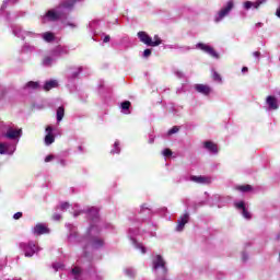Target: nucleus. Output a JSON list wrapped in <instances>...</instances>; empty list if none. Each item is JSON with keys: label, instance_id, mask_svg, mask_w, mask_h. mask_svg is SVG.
Segmentation results:
<instances>
[{"label": "nucleus", "instance_id": "1", "mask_svg": "<svg viewBox=\"0 0 280 280\" xmlns=\"http://www.w3.org/2000/svg\"><path fill=\"white\" fill-rule=\"evenodd\" d=\"M67 229L69 230L68 240L71 243L78 242L80 246L83 248V255L86 257V248H89V245L94 248H102L104 246V238L100 237V225L93 224L90 226L88 231L86 237H80L78 236V231L75 230V226L72 224H66Z\"/></svg>", "mask_w": 280, "mask_h": 280}, {"label": "nucleus", "instance_id": "2", "mask_svg": "<svg viewBox=\"0 0 280 280\" xmlns=\"http://www.w3.org/2000/svg\"><path fill=\"white\" fill-rule=\"evenodd\" d=\"M12 32L14 36L22 40H25V36H30L31 38H38V36H40L45 43H52V40H56V35L52 32L36 34L32 31H23L20 25L12 26Z\"/></svg>", "mask_w": 280, "mask_h": 280}, {"label": "nucleus", "instance_id": "3", "mask_svg": "<svg viewBox=\"0 0 280 280\" xmlns=\"http://www.w3.org/2000/svg\"><path fill=\"white\" fill-rule=\"evenodd\" d=\"M235 8V1L229 0L224 3V5L215 13L214 15V23H222L231 12H233V9Z\"/></svg>", "mask_w": 280, "mask_h": 280}, {"label": "nucleus", "instance_id": "4", "mask_svg": "<svg viewBox=\"0 0 280 280\" xmlns=\"http://www.w3.org/2000/svg\"><path fill=\"white\" fill-rule=\"evenodd\" d=\"M152 270L155 275H160L161 277H165V275H167V267L165 266V259H163V256L155 255L153 257Z\"/></svg>", "mask_w": 280, "mask_h": 280}, {"label": "nucleus", "instance_id": "5", "mask_svg": "<svg viewBox=\"0 0 280 280\" xmlns=\"http://www.w3.org/2000/svg\"><path fill=\"white\" fill-rule=\"evenodd\" d=\"M137 233H139V230L133 225L129 229L128 237L131 241L135 248H137V250H140L142 255H145V253H148V249L145 248V246H143V244L137 241Z\"/></svg>", "mask_w": 280, "mask_h": 280}, {"label": "nucleus", "instance_id": "6", "mask_svg": "<svg viewBox=\"0 0 280 280\" xmlns=\"http://www.w3.org/2000/svg\"><path fill=\"white\" fill-rule=\"evenodd\" d=\"M20 248L23 250L25 257H34L36 253L40 252V247L34 241H30L28 243H21Z\"/></svg>", "mask_w": 280, "mask_h": 280}, {"label": "nucleus", "instance_id": "7", "mask_svg": "<svg viewBox=\"0 0 280 280\" xmlns=\"http://www.w3.org/2000/svg\"><path fill=\"white\" fill-rule=\"evenodd\" d=\"M4 130H5L4 137L7 139H12V140L18 139V141H19V138L23 137V129L16 127L14 125H5Z\"/></svg>", "mask_w": 280, "mask_h": 280}, {"label": "nucleus", "instance_id": "8", "mask_svg": "<svg viewBox=\"0 0 280 280\" xmlns=\"http://www.w3.org/2000/svg\"><path fill=\"white\" fill-rule=\"evenodd\" d=\"M57 209H59V211H67L68 209H72L74 218H78V215H82V213H84L86 211V210H80V205L73 203L71 206V205H69V202H61L57 207Z\"/></svg>", "mask_w": 280, "mask_h": 280}, {"label": "nucleus", "instance_id": "9", "mask_svg": "<svg viewBox=\"0 0 280 280\" xmlns=\"http://www.w3.org/2000/svg\"><path fill=\"white\" fill-rule=\"evenodd\" d=\"M138 38L140 39V43H143L148 47H159V42H152V37L143 31L138 32Z\"/></svg>", "mask_w": 280, "mask_h": 280}, {"label": "nucleus", "instance_id": "10", "mask_svg": "<svg viewBox=\"0 0 280 280\" xmlns=\"http://www.w3.org/2000/svg\"><path fill=\"white\" fill-rule=\"evenodd\" d=\"M196 49H200L201 51H205V54H208L212 58H220V55L211 47L209 44L198 43L196 45Z\"/></svg>", "mask_w": 280, "mask_h": 280}, {"label": "nucleus", "instance_id": "11", "mask_svg": "<svg viewBox=\"0 0 280 280\" xmlns=\"http://www.w3.org/2000/svg\"><path fill=\"white\" fill-rule=\"evenodd\" d=\"M13 152H16V143H0V154H12Z\"/></svg>", "mask_w": 280, "mask_h": 280}, {"label": "nucleus", "instance_id": "12", "mask_svg": "<svg viewBox=\"0 0 280 280\" xmlns=\"http://www.w3.org/2000/svg\"><path fill=\"white\" fill-rule=\"evenodd\" d=\"M268 0H256L255 2L253 1H245L243 2V8L245 10H259L264 3H266Z\"/></svg>", "mask_w": 280, "mask_h": 280}, {"label": "nucleus", "instance_id": "13", "mask_svg": "<svg viewBox=\"0 0 280 280\" xmlns=\"http://www.w3.org/2000/svg\"><path fill=\"white\" fill-rule=\"evenodd\" d=\"M56 131V129L51 126H47L46 127V136L44 139L45 145H51V143H54V141H56V136H54V132Z\"/></svg>", "mask_w": 280, "mask_h": 280}, {"label": "nucleus", "instance_id": "14", "mask_svg": "<svg viewBox=\"0 0 280 280\" xmlns=\"http://www.w3.org/2000/svg\"><path fill=\"white\" fill-rule=\"evenodd\" d=\"M235 208L241 211L243 218H245V220H250L252 215L248 211V208H246V203H244V201H236L234 203Z\"/></svg>", "mask_w": 280, "mask_h": 280}, {"label": "nucleus", "instance_id": "15", "mask_svg": "<svg viewBox=\"0 0 280 280\" xmlns=\"http://www.w3.org/2000/svg\"><path fill=\"white\" fill-rule=\"evenodd\" d=\"M266 106L269 110H277L279 108V102L273 95H269L266 98Z\"/></svg>", "mask_w": 280, "mask_h": 280}, {"label": "nucleus", "instance_id": "16", "mask_svg": "<svg viewBox=\"0 0 280 280\" xmlns=\"http://www.w3.org/2000/svg\"><path fill=\"white\" fill-rule=\"evenodd\" d=\"M33 233H34V235H45V234L49 233V228L45 223H37L33 228Z\"/></svg>", "mask_w": 280, "mask_h": 280}, {"label": "nucleus", "instance_id": "17", "mask_svg": "<svg viewBox=\"0 0 280 280\" xmlns=\"http://www.w3.org/2000/svg\"><path fill=\"white\" fill-rule=\"evenodd\" d=\"M190 180L192 183H197V185H210L211 183V177H207V176H196V175H192L190 176Z\"/></svg>", "mask_w": 280, "mask_h": 280}, {"label": "nucleus", "instance_id": "18", "mask_svg": "<svg viewBox=\"0 0 280 280\" xmlns=\"http://www.w3.org/2000/svg\"><path fill=\"white\" fill-rule=\"evenodd\" d=\"M195 91H197V93H200L201 95H211V86L207 85V84H195L194 85Z\"/></svg>", "mask_w": 280, "mask_h": 280}, {"label": "nucleus", "instance_id": "19", "mask_svg": "<svg viewBox=\"0 0 280 280\" xmlns=\"http://www.w3.org/2000/svg\"><path fill=\"white\" fill-rule=\"evenodd\" d=\"M52 56L56 58L60 56H67L69 54V47L67 46H57L55 49L51 50Z\"/></svg>", "mask_w": 280, "mask_h": 280}, {"label": "nucleus", "instance_id": "20", "mask_svg": "<svg viewBox=\"0 0 280 280\" xmlns=\"http://www.w3.org/2000/svg\"><path fill=\"white\" fill-rule=\"evenodd\" d=\"M71 276L75 280H84L86 277V273H84V271H82V269L80 267H74L71 270Z\"/></svg>", "mask_w": 280, "mask_h": 280}, {"label": "nucleus", "instance_id": "21", "mask_svg": "<svg viewBox=\"0 0 280 280\" xmlns=\"http://www.w3.org/2000/svg\"><path fill=\"white\" fill-rule=\"evenodd\" d=\"M187 222H189V213H185L184 215H182L178 219L176 231H178V232L183 231V229H185V224H187Z\"/></svg>", "mask_w": 280, "mask_h": 280}, {"label": "nucleus", "instance_id": "22", "mask_svg": "<svg viewBox=\"0 0 280 280\" xmlns=\"http://www.w3.org/2000/svg\"><path fill=\"white\" fill-rule=\"evenodd\" d=\"M203 148L210 154H218V144H215L213 141H206V142H203Z\"/></svg>", "mask_w": 280, "mask_h": 280}, {"label": "nucleus", "instance_id": "23", "mask_svg": "<svg viewBox=\"0 0 280 280\" xmlns=\"http://www.w3.org/2000/svg\"><path fill=\"white\" fill-rule=\"evenodd\" d=\"M82 73V67H71L68 70V78L73 80V78H78Z\"/></svg>", "mask_w": 280, "mask_h": 280}, {"label": "nucleus", "instance_id": "24", "mask_svg": "<svg viewBox=\"0 0 280 280\" xmlns=\"http://www.w3.org/2000/svg\"><path fill=\"white\" fill-rule=\"evenodd\" d=\"M88 218L92 219V222H97V218L100 215V210L97 208L92 207L86 210Z\"/></svg>", "mask_w": 280, "mask_h": 280}, {"label": "nucleus", "instance_id": "25", "mask_svg": "<svg viewBox=\"0 0 280 280\" xmlns=\"http://www.w3.org/2000/svg\"><path fill=\"white\" fill-rule=\"evenodd\" d=\"M54 62H56V56H54L51 52H50V56H46L43 59L44 67H51Z\"/></svg>", "mask_w": 280, "mask_h": 280}, {"label": "nucleus", "instance_id": "26", "mask_svg": "<svg viewBox=\"0 0 280 280\" xmlns=\"http://www.w3.org/2000/svg\"><path fill=\"white\" fill-rule=\"evenodd\" d=\"M58 86V81L57 80H49L46 81L44 84V91H51V89H57Z\"/></svg>", "mask_w": 280, "mask_h": 280}, {"label": "nucleus", "instance_id": "27", "mask_svg": "<svg viewBox=\"0 0 280 280\" xmlns=\"http://www.w3.org/2000/svg\"><path fill=\"white\" fill-rule=\"evenodd\" d=\"M120 108L124 115H130V101L122 102Z\"/></svg>", "mask_w": 280, "mask_h": 280}, {"label": "nucleus", "instance_id": "28", "mask_svg": "<svg viewBox=\"0 0 280 280\" xmlns=\"http://www.w3.org/2000/svg\"><path fill=\"white\" fill-rule=\"evenodd\" d=\"M65 118V107H58L57 109V121L60 124V121Z\"/></svg>", "mask_w": 280, "mask_h": 280}, {"label": "nucleus", "instance_id": "29", "mask_svg": "<svg viewBox=\"0 0 280 280\" xmlns=\"http://www.w3.org/2000/svg\"><path fill=\"white\" fill-rule=\"evenodd\" d=\"M212 79L214 82H218V84H222V75H220L215 70H212Z\"/></svg>", "mask_w": 280, "mask_h": 280}, {"label": "nucleus", "instance_id": "30", "mask_svg": "<svg viewBox=\"0 0 280 280\" xmlns=\"http://www.w3.org/2000/svg\"><path fill=\"white\" fill-rule=\"evenodd\" d=\"M119 152H121V149L119 148V140H116L110 153L112 154H119Z\"/></svg>", "mask_w": 280, "mask_h": 280}, {"label": "nucleus", "instance_id": "31", "mask_svg": "<svg viewBox=\"0 0 280 280\" xmlns=\"http://www.w3.org/2000/svg\"><path fill=\"white\" fill-rule=\"evenodd\" d=\"M35 47L30 45V44H25L23 47H22V51H24V54H27V51H34Z\"/></svg>", "mask_w": 280, "mask_h": 280}, {"label": "nucleus", "instance_id": "32", "mask_svg": "<svg viewBox=\"0 0 280 280\" xmlns=\"http://www.w3.org/2000/svg\"><path fill=\"white\" fill-rule=\"evenodd\" d=\"M236 189L238 191L246 192V191H250V189H253V187H250V185H245V186H238V187H236Z\"/></svg>", "mask_w": 280, "mask_h": 280}, {"label": "nucleus", "instance_id": "33", "mask_svg": "<svg viewBox=\"0 0 280 280\" xmlns=\"http://www.w3.org/2000/svg\"><path fill=\"white\" fill-rule=\"evenodd\" d=\"M26 89H38V82L30 81L26 83Z\"/></svg>", "mask_w": 280, "mask_h": 280}, {"label": "nucleus", "instance_id": "34", "mask_svg": "<svg viewBox=\"0 0 280 280\" xmlns=\"http://www.w3.org/2000/svg\"><path fill=\"white\" fill-rule=\"evenodd\" d=\"M125 273L127 275V277H133L135 276V269L132 268H127L125 270Z\"/></svg>", "mask_w": 280, "mask_h": 280}, {"label": "nucleus", "instance_id": "35", "mask_svg": "<svg viewBox=\"0 0 280 280\" xmlns=\"http://www.w3.org/2000/svg\"><path fill=\"white\" fill-rule=\"evenodd\" d=\"M152 56V49L148 48L143 51V58H150Z\"/></svg>", "mask_w": 280, "mask_h": 280}, {"label": "nucleus", "instance_id": "36", "mask_svg": "<svg viewBox=\"0 0 280 280\" xmlns=\"http://www.w3.org/2000/svg\"><path fill=\"white\" fill-rule=\"evenodd\" d=\"M56 159V156L55 155H47L46 158H45V163H51V161H54Z\"/></svg>", "mask_w": 280, "mask_h": 280}, {"label": "nucleus", "instance_id": "37", "mask_svg": "<svg viewBox=\"0 0 280 280\" xmlns=\"http://www.w3.org/2000/svg\"><path fill=\"white\" fill-rule=\"evenodd\" d=\"M95 25H97V21H93L89 24L91 32H95Z\"/></svg>", "mask_w": 280, "mask_h": 280}, {"label": "nucleus", "instance_id": "38", "mask_svg": "<svg viewBox=\"0 0 280 280\" xmlns=\"http://www.w3.org/2000/svg\"><path fill=\"white\" fill-rule=\"evenodd\" d=\"M142 215H150V209H142L140 212V218H142Z\"/></svg>", "mask_w": 280, "mask_h": 280}, {"label": "nucleus", "instance_id": "39", "mask_svg": "<svg viewBox=\"0 0 280 280\" xmlns=\"http://www.w3.org/2000/svg\"><path fill=\"white\" fill-rule=\"evenodd\" d=\"M21 218H23V212H16V213L13 215V219H14V220H21Z\"/></svg>", "mask_w": 280, "mask_h": 280}, {"label": "nucleus", "instance_id": "40", "mask_svg": "<svg viewBox=\"0 0 280 280\" xmlns=\"http://www.w3.org/2000/svg\"><path fill=\"white\" fill-rule=\"evenodd\" d=\"M176 132H178V127H173L168 130V135H176Z\"/></svg>", "mask_w": 280, "mask_h": 280}, {"label": "nucleus", "instance_id": "41", "mask_svg": "<svg viewBox=\"0 0 280 280\" xmlns=\"http://www.w3.org/2000/svg\"><path fill=\"white\" fill-rule=\"evenodd\" d=\"M8 3H16V0H5L2 4V9L5 8V5H8Z\"/></svg>", "mask_w": 280, "mask_h": 280}, {"label": "nucleus", "instance_id": "42", "mask_svg": "<svg viewBox=\"0 0 280 280\" xmlns=\"http://www.w3.org/2000/svg\"><path fill=\"white\" fill-rule=\"evenodd\" d=\"M163 155H164V156H171V155H172V150L165 149V150L163 151Z\"/></svg>", "mask_w": 280, "mask_h": 280}, {"label": "nucleus", "instance_id": "43", "mask_svg": "<svg viewBox=\"0 0 280 280\" xmlns=\"http://www.w3.org/2000/svg\"><path fill=\"white\" fill-rule=\"evenodd\" d=\"M52 268H54L55 270H60V268H62V264H60V262L54 264V265H52Z\"/></svg>", "mask_w": 280, "mask_h": 280}, {"label": "nucleus", "instance_id": "44", "mask_svg": "<svg viewBox=\"0 0 280 280\" xmlns=\"http://www.w3.org/2000/svg\"><path fill=\"white\" fill-rule=\"evenodd\" d=\"M58 163H59V165H61L62 167H65V166L67 165V160L60 159V160L58 161Z\"/></svg>", "mask_w": 280, "mask_h": 280}, {"label": "nucleus", "instance_id": "45", "mask_svg": "<svg viewBox=\"0 0 280 280\" xmlns=\"http://www.w3.org/2000/svg\"><path fill=\"white\" fill-rule=\"evenodd\" d=\"M62 217L59 213H55L52 215V220H55L56 222H58V220H60Z\"/></svg>", "mask_w": 280, "mask_h": 280}, {"label": "nucleus", "instance_id": "46", "mask_svg": "<svg viewBox=\"0 0 280 280\" xmlns=\"http://www.w3.org/2000/svg\"><path fill=\"white\" fill-rule=\"evenodd\" d=\"M103 43H110V35H105L103 38Z\"/></svg>", "mask_w": 280, "mask_h": 280}, {"label": "nucleus", "instance_id": "47", "mask_svg": "<svg viewBox=\"0 0 280 280\" xmlns=\"http://www.w3.org/2000/svg\"><path fill=\"white\" fill-rule=\"evenodd\" d=\"M152 43H159V45H161V38L159 37V35L154 36V39L152 40Z\"/></svg>", "mask_w": 280, "mask_h": 280}, {"label": "nucleus", "instance_id": "48", "mask_svg": "<svg viewBox=\"0 0 280 280\" xmlns=\"http://www.w3.org/2000/svg\"><path fill=\"white\" fill-rule=\"evenodd\" d=\"M180 49H182L183 51H189V50H191V49H194V48H191V47H189V46H184V47H180Z\"/></svg>", "mask_w": 280, "mask_h": 280}, {"label": "nucleus", "instance_id": "49", "mask_svg": "<svg viewBox=\"0 0 280 280\" xmlns=\"http://www.w3.org/2000/svg\"><path fill=\"white\" fill-rule=\"evenodd\" d=\"M253 56H254V58H259V57L261 56V52H259V51H254V52H253Z\"/></svg>", "mask_w": 280, "mask_h": 280}, {"label": "nucleus", "instance_id": "50", "mask_svg": "<svg viewBox=\"0 0 280 280\" xmlns=\"http://www.w3.org/2000/svg\"><path fill=\"white\" fill-rule=\"evenodd\" d=\"M175 75L177 77V78H183V72H180V71H175Z\"/></svg>", "mask_w": 280, "mask_h": 280}, {"label": "nucleus", "instance_id": "51", "mask_svg": "<svg viewBox=\"0 0 280 280\" xmlns=\"http://www.w3.org/2000/svg\"><path fill=\"white\" fill-rule=\"evenodd\" d=\"M255 27H264V23L258 22V23L255 24Z\"/></svg>", "mask_w": 280, "mask_h": 280}, {"label": "nucleus", "instance_id": "52", "mask_svg": "<svg viewBox=\"0 0 280 280\" xmlns=\"http://www.w3.org/2000/svg\"><path fill=\"white\" fill-rule=\"evenodd\" d=\"M213 198L214 200H221L222 197H220V195H214Z\"/></svg>", "mask_w": 280, "mask_h": 280}, {"label": "nucleus", "instance_id": "53", "mask_svg": "<svg viewBox=\"0 0 280 280\" xmlns=\"http://www.w3.org/2000/svg\"><path fill=\"white\" fill-rule=\"evenodd\" d=\"M69 27H78L74 23H68Z\"/></svg>", "mask_w": 280, "mask_h": 280}, {"label": "nucleus", "instance_id": "54", "mask_svg": "<svg viewBox=\"0 0 280 280\" xmlns=\"http://www.w3.org/2000/svg\"><path fill=\"white\" fill-rule=\"evenodd\" d=\"M246 71H248V68L243 67V68H242V73H246Z\"/></svg>", "mask_w": 280, "mask_h": 280}, {"label": "nucleus", "instance_id": "55", "mask_svg": "<svg viewBox=\"0 0 280 280\" xmlns=\"http://www.w3.org/2000/svg\"><path fill=\"white\" fill-rule=\"evenodd\" d=\"M3 266H5V260L2 261L1 268H3Z\"/></svg>", "mask_w": 280, "mask_h": 280}, {"label": "nucleus", "instance_id": "56", "mask_svg": "<svg viewBox=\"0 0 280 280\" xmlns=\"http://www.w3.org/2000/svg\"><path fill=\"white\" fill-rule=\"evenodd\" d=\"M171 49H179V47H177V46L172 47V46H171Z\"/></svg>", "mask_w": 280, "mask_h": 280}, {"label": "nucleus", "instance_id": "57", "mask_svg": "<svg viewBox=\"0 0 280 280\" xmlns=\"http://www.w3.org/2000/svg\"><path fill=\"white\" fill-rule=\"evenodd\" d=\"M243 259L244 261H246V254H243Z\"/></svg>", "mask_w": 280, "mask_h": 280}, {"label": "nucleus", "instance_id": "58", "mask_svg": "<svg viewBox=\"0 0 280 280\" xmlns=\"http://www.w3.org/2000/svg\"><path fill=\"white\" fill-rule=\"evenodd\" d=\"M78 150H79V152H82V147H79Z\"/></svg>", "mask_w": 280, "mask_h": 280}, {"label": "nucleus", "instance_id": "59", "mask_svg": "<svg viewBox=\"0 0 280 280\" xmlns=\"http://www.w3.org/2000/svg\"><path fill=\"white\" fill-rule=\"evenodd\" d=\"M162 211H167V208H163Z\"/></svg>", "mask_w": 280, "mask_h": 280}, {"label": "nucleus", "instance_id": "60", "mask_svg": "<svg viewBox=\"0 0 280 280\" xmlns=\"http://www.w3.org/2000/svg\"><path fill=\"white\" fill-rule=\"evenodd\" d=\"M153 142H154V140H153V139H151V140H150V143H153Z\"/></svg>", "mask_w": 280, "mask_h": 280}]
</instances>
